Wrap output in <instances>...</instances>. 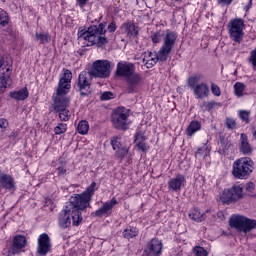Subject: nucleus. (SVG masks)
Wrapping results in <instances>:
<instances>
[{
  "label": "nucleus",
  "mask_w": 256,
  "mask_h": 256,
  "mask_svg": "<svg viewBox=\"0 0 256 256\" xmlns=\"http://www.w3.org/2000/svg\"><path fill=\"white\" fill-rule=\"evenodd\" d=\"M106 33V22H102L98 26L92 25L87 30L79 28L77 33L78 43L81 47H93V45L103 47V45L109 43L107 36H105Z\"/></svg>",
  "instance_id": "nucleus-3"
},
{
  "label": "nucleus",
  "mask_w": 256,
  "mask_h": 256,
  "mask_svg": "<svg viewBox=\"0 0 256 256\" xmlns=\"http://www.w3.org/2000/svg\"><path fill=\"white\" fill-rule=\"evenodd\" d=\"M218 215H219V217H221V215H223V213H222V212H220V213H218Z\"/></svg>",
  "instance_id": "nucleus-49"
},
{
  "label": "nucleus",
  "mask_w": 256,
  "mask_h": 256,
  "mask_svg": "<svg viewBox=\"0 0 256 256\" xmlns=\"http://www.w3.org/2000/svg\"><path fill=\"white\" fill-rule=\"evenodd\" d=\"M92 77H99L105 79L111 75V64L107 60H97L92 64L90 71Z\"/></svg>",
  "instance_id": "nucleus-12"
},
{
  "label": "nucleus",
  "mask_w": 256,
  "mask_h": 256,
  "mask_svg": "<svg viewBox=\"0 0 256 256\" xmlns=\"http://www.w3.org/2000/svg\"><path fill=\"white\" fill-rule=\"evenodd\" d=\"M35 41H38L40 45H45V43H51V36L49 33H43V32H36Z\"/></svg>",
  "instance_id": "nucleus-29"
},
{
  "label": "nucleus",
  "mask_w": 256,
  "mask_h": 256,
  "mask_svg": "<svg viewBox=\"0 0 256 256\" xmlns=\"http://www.w3.org/2000/svg\"><path fill=\"white\" fill-rule=\"evenodd\" d=\"M116 73L119 77H129L135 73V65L127 62H119Z\"/></svg>",
  "instance_id": "nucleus-20"
},
{
  "label": "nucleus",
  "mask_w": 256,
  "mask_h": 256,
  "mask_svg": "<svg viewBox=\"0 0 256 256\" xmlns=\"http://www.w3.org/2000/svg\"><path fill=\"white\" fill-rule=\"evenodd\" d=\"M166 33H167V30L164 32L162 31L155 32L154 34L151 35L152 42L155 44L161 43V39L162 37H163V40L165 39Z\"/></svg>",
  "instance_id": "nucleus-32"
},
{
  "label": "nucleus",
  "mask_w": 256,
  "mask_h": 256,
  "mask_svg": "<svg viewBox=\"0 0 256 256\" xmlns=\"http://www.w3.org/2000/svg\"><path fill=\"white\" fill-rule=\"evenodd\" d=\"M50 203H51L50 199L46 200V205H49Z\"/></svg>",
  "instance_id": "nucleus-48"
},
{
  "label": "nucleus",
  "mask_w": 256,
  "mask_h": 256,
  "mask_svg": "<svg viewBox=\"0 0 256 256\" xmlns=\"http://www.w3.org/2000/svg\"><path fill=\"white\" fill-rule=\"evenodd\" d=\"M203 79L201 74H193L189 76L186 80V83L190 89H192L194 97L196 99H205L209 96L210 90L209 85L205 82L199 83Z\"/></svg>",
  "instance_id": "nucleus-6"
},
{
  "label": "nucleus",
  "mask_w": 256,
  "mask_h": 256,
  "mask_svg": "<svg viewBox=\"0 0 256 256\" xmlns=\"http://www.w3.org/2000/svg\"><path fill=\"white\" fill-rule=\"evenodd\" d=\"M51 251V239L47 233H43L38 237L37 253L45 256Z\"/></svg>",
  "instance_id": "nucleus-17"
},
{
  "label": "nucleus",
  "mask_w": 256,
  "mask_h": 256,
  "mask_svg": "<svg viewBox=\"0 0 256 256\" xmlns=\"http://www.w3.org/2000/svg\"><path fill=\"white\" fill-rule=\"evenodd\" d=\"M185 185H187V180L185 179V175L183 174H177L175 177L171 178L168 181L169 191H181V189H183Z\"/></svg>",
  "instance_id": "nucleus-18"
},
{
  "label": "nucleus",
  "mask_w": 256,
  "mask_h": 256,
  "mask_svg": "<svg viewBox=\"0 0 256 256\" xmlns=\"http://www.w3.org/2000/svg\"><path fill=\"white\" fill-rule=\"evenodd\" d=\"M210 89L215 97H221V88L217 84L211 83Z\"/></svg>",
  "instance_id": "nucleus-38"
},
{
  "label": "nucleus",
  "mask_w": 256,
  "mask_h": 256,
  "mask_svg": "<svg viewBox=\"0 0 256 256\" xmlns=\"http://www.w3.org/2000/svg\"><path fill=\"white\" fill-rule=\"evenodd\" d=\"M54 133L56 135H63V133H67V124L60 123L54 128Z\"/></svg>",
  "instance_id": "nucleus-36"
},
{
  "label": "nucleus",
  "mask_w": 256,
  "mask_h": 256,
  "mask_svg": "<svg viewBox=\"0 0 256 256\" xmlns=\"http://www.w3.org/2000/svg\"><path fill=\"white\" fill-rule=\"evenodd\" d=\"M77 5H79L80 9H85V5L89 3V0H76Z\"/></svg>",
  "instance_id": "nucleus-45"
},
{
  "label": "nucleus",
  "mask_w": 256,
  "mask_h": 256,
  "mask_svg": "<svg viewBox=\"0 0 256 256\" xmlns=\"http://www.w3.org/2000/svg\"><path fill=\"white\" fill-rule=\"evenodd\" d=\"M25 247H27V237L19 234L14 236L12 242L13 253H21Z\"/></svg>",
  "instance_id": "nucleus-22"
},
{
  "label": "nucleus",
  "mask_w": 256,
  "mask_h": 256,
  "mask_svg": "<svg viewBox=\"0 0 256 256\" xmlns=\"http://www.w3.org/2000/svg\"><path fill=\"white\" fill-rule=\"evenodd\" d=\"M239 149L242 155H251L253 153V148H251V144H249V140L245 134H241L240 136Z\"/></svg>",
  "instance_id": "nucleus-25"
},
{
  "label": "nucleus",
  "mask_w": 256,
  "mask_h": 256,
  "mask_svg": "<svg viewBox=\"0 0 256 256\" xmlns=\"http://www.w3.org/2000/svg\"><path fill=\"white\" fill-rule=\"evenodd\" d=\"M242 198L243 187L241 185H235L220 192L218 201L224 205H229L230 203H237Z\"/></svg>",
  "instance_id": "nucleus-7"
},
{
  "label": "nucleus",
  "mask_w": 256,
  "mask_h": 256,
  "mask_svg": "<svg viewBox=\"0 0 256 256\" xmlns=\"http://www.w3.org/2000/svg\"><path fill=\"white\" fill-rule=\"evenodd\" d=\"M96 182H92L90 186L82 194L72 196L70 202L65 206L58 216V225L61 229L71 227V222L74 227H79L83 221L81 211H85L91 205V197L95 195Z\"/></svg>",
  "instance_id": "nucleus-1"
},
{
  "label": "nucleus",
  "mask_w": 256,
  "mask_h": 256,
  "mask_svg": "<svg viewBox=\"0 0 256 256\" xmlns=\"http://www.w3.org/2000/svg\"><path fill=\"white\" fill-rule=\"evenodd\" d=\"M206 212L209 213V210H207ZM206 212H201L199 208H192L188 216L192 219V221H196V223H201V221H205Z\"/></svg>",
  "instance_id": "nucleus-26"
},
{
  "label": "nucleus",
  "mask_w": 256,
  "mask_h": 256,
  "mask_svg": "<svg viewBox=\"0 0 256 256\" xmlns=\"http://www.w3.org/2000/svg\"><path fill=\"white\" fill-rule=\"evenodd\" d=\"M7 127H9V121H7V119L1 118L0 119V129H1V131H5V129H7Z\"/></svg>",
  "instance_id": "nucleus-43"
},
{
  "label": "nucleus",
  "mask_w": 256,
  "mask_h": 256,
  "mask_svg": "<svg viewBox=\"0 0 256 256\" xmlns=\"http://www.w3.org/2000/svg\"><path fill=\"white\" fill-rule=\"evenodd\" d=\"M11 64L5 60L0 61V95L5 93L7 87H11L13 80H11Z\"/></svg>",
  "instance_id": "nucleus-11"
},
{
  "label": "nucleus",
  "mask_w": 256,
  "mask_h": 256,
  "mask_svg": "<svg viewBox=\"0 0 256 256\" xmlns=\"http://www.w3.org/2000/svg\"><path fill=\"white\" fill-rule=\"evenodd\" d=\"M0 187L6 191H15V179L9 174L0 172Z\"/></svg>",
  "instance_id": "nucleus-21"
},
{
  "label": "nucleus",
  "mask_w": 256,
  "mask_h": 256,
  "mask_svg": "<svg viewBox=\"0 0 256 256\" xmlns=\"http://www.w3.org/2000/svg\"><path fill=\"white\" fill-rule=\"evenodd\" d=\"M58 173H59V175H65V173H67V170H65L63 167H59Z\"/></svg>",
  "instance_id": "nucleus-47"
},
{
  "label": "nucleus",
  "mask_w": 256,
  "mask_h": 256,
  "mask_svg": "<svg viewBox=\"0 0 256 256\" xmlns=\"http://www.w3.org/2000/svg\"><path fill=\"white\" fill-rule=\"evenodd\" d=\"M230 227L247 233L251 231V229H255L256 221L242 215H232L230 218Z\"/></svg>",
  "instance_id": "nucleus-9"
},
{
  "label": "nucleus",
  "mask_w": 256,
  "mask_h": 256,
  "mask_svg": "<svg viewBox=\"0 0 256 256\" xmlns=\"http://www.w3.org/2000/svg\"><path fill=\"white\" fill-rule=\"evenodd\" d=\"M146 256H160L163 253V242L154 238L147 242L145 249Z\"/></svg>",
  "instance_id": "nucleus-16"
},
{
  "label": "nucleus",
  "mask_w": 256,
  "mask_h": 256,
  "mask_svg": "<svg viewBox=\"0 0 256 256\" xmlns=\"http://www.w3.org/2000/svg\"><path fill=\"white\" fill-rule=\"evenodd\" d=\"M73 73L71 70L63 69V77L60 78L56 93L53 95V109L58 113L60 121H69L71 119V112L69 109V98L65 96L71 91V80Z\"/></svg>",
  "instance_id": "nucleus-2"
},
{
  "label": "nucleus",
  "mask_w": 256,
  "mask_h": 256,
  "mask_svg": "<svg viewBox=\"0 0 256 256\" xmlns=\"http://www.w3.org/2000/svg\"><path fill=\"white\" fill-rule=\"evenodd\" d=\"M91 72L82 71L79 74L77 87L81 93V95H87L88 93H91Z\"/></svg>",
  "instance_id": "nucleus-13"
},
{
  "label": "nucleus",
  "mask_w": 256,
  "mask_h": 256,
  "mask_svg": "<svg viewBox=\"0 0 256 256\" xmlns=\"http://www.w3.org/2000/svg\"><path fill=\"white\" fill-rule=\"evenodd\" d=\"M11 99H15V101H25L29 97V90L27 87H24L17 91L10 92Z\"/></svg>",
  "instance_id": "nucleus-27"
},
{
  "label": "nucleus",
  "mask_w": 256,
  "mask_h": 256,
  "mask_svg": "<svg viewBox=\"0 0 256 256\" xmlns=\"http://www.w3.org/2000/svg\"><path fill=\"white\" fill-rule=\"evenodd\" d=\"M243 91H245V84L241 82L234 84V93L236 97H243Z\"/></svg>",
  "instance_id": "nucleus-33"
},
{
  "label": "nucleus",
  "mask_w": 256,
  "mask_h": 256,
  "mask_svg": "<svg viewBox=\"0 0 256 256\" xmlns=\"http://www.w3.org/2000/svg\"><path fill=\"white\" fill-rule=\"evenodd\" d=\"M249 63L256 69V48L250 52Z\"/></svg>",
  "instance_id": "nucleus-39"
},
{
  "label": "nucleus",
  "mask_w": 256,
  "mask_h": 256,
  "mask_svg": "<svg viewBox=\"0 0 256 256\" xmlns=\"http://www.w3.org/2000/svg\"><path fill=\"white\" fill-rule=\"evenodd\" d=\"M219 3H223L224 5H231L233 0H218Z\"/></svg>",
  "instance_id": "nucleus-46"
},
{
  "label": "nucleus",
  "mask_w": 256,
  "mask_h": 256,
  "mask_svg": "<svg viewBox=\"0 0 256 256\" xmlns=\"http://www.w3.org/2000/svg\"><path fill=\"white\" fill-rule=\"evenodd\" d=\"M232 175L235 179H247L253 169H255V163L249 157H242L233 162Z\"/></svg>",
  "instance_id": "nucleus-5"
},
{
  "label": "nucleus",
  "mask_w": 256,
  "mask_h": 256,
  "mask_svg": "<svg viewBox=\"0 0 256 256\" xmlns=\"http://www.w3.org/2000/svg\"><path fill=\"white\" fill-rule=\"evenodd\" d=\"M123 238L124 239H133V237H137V235H139V230L135 227H127L123 233Z\"/></svg>",
  "instance_id": "nucleus-30"
},
{
  "label": "nucleus",
  "mask_w": 256,
  "mask_h": 256,
  "mask_svg": "<svg viewBox=\"0 0 256 256\" xmlns=\"http://www.w3.org/2000/svg\"><path fill=\"white\" fill-rule=\"evenodd\" d=\"M111 146L113 150L116 151V155L119 157V159H123V157H127V155H129V147L121 144L120 137H113L111 139Z\"/></svg>",
  "instance_id": "nucleus-19"
},
{
  "label": "nucleus",
  "mask_w": 256,
  "mask_h": 256,
  "mask_svg": "<svg viewBox=\"0 0 256 256\" xmlns=\"http://www.w3.org/2000/svg\"><path fill=\"white\" fill-rule=\"evenodd\" d=\"M245 191H247V193H253V191H255V184L253 182L246 183Z\"/></svg>",
  "instance_id": "nucleus-42"
},
{
  "label": "nucleus",
  "mask_w": 256,
  "mask_h": 256,
  "mask_svg": "<svg viewBox=\"0 0 256 256\" xmlns=\"http://www.w3.org/2000/svg\"><path fill=\"white\" fill-rule=\"evenodd\" d=\"M121 31L125 33L127 37H137L139 35V26L135 25L132 21H128L122 24Z\"/></svg>",
  "instance_id": "nucleus-23"
},
{
  "label": "nucleus",
  "mask_w": 256,
  "mask_h": 256,
  "mask_svg": "<svg viewBox=\"0 0 256 256\" xmlns=\"http://www.w3.org/2000/svg\"><path fill=\"white\" fill-rule=\"evenodd\" d=\"M197 131H201V122L193 120L186 128V135L187 137H193L194 134L197 133Z\"/></svg>",
  "instance_id": "nucleus-28"
},
{
  "label": "nucleus",
  "mask_w": 256,
  "mask_h": 256,
  "mask_svg": "<svg viewBox=\"0 0 256 256\" xmlns=\"http://www.w3.org/2000/svg\"><path fill=\"white\" fill-rule=\"evenodd\" d=\"M118 204L117 199L112 198L110 201L104 202L102 207L98 208L92 215L94 217H110L111 213H113V207Z\"/></svg>",
  "instance_id": "nucleus-15"
},
{
  "label": "nucleus",
  "mask_w": 256,
  "mask_h": 256,
  "mask_svg": "<svg viewBox=\"0 0 256 256\" xmlns=\"http://www.w3.org/2000/svg\"><path fill=\"white\" fill-rule=\"evenodd\" d=\"M115 94L111 92H104L101 94V100L102 101H109V99H114Z\"/></svg>",
  "instance_id": "nucleus-40"
},
{
  "label": "nucleus",
  "mask_w": 256,
  "mask_h": 256,
  "mask_svg": "<svg viewBox=\"0 0 256 256\" xmlns=\"http://www.w3.org/2000/svg\"><path fill=\"white\" fill-rule=\"evenodd\" d=\"M226 127H228V129H235V127H237V123L233 118H227Z\"/></svg>",
  "instance_id": "nucleus-41"
},
{
  "label": "nucleus",
  "mask_w": 256,
  "mask_h": 256,
  "mask_svg": "<svg viewBox=\"0 0 256 256\" xmlns=\"http://www.w3.org/2000/svg\"><path fill=\"white\" fill-rule=\"evenodd\" d=\"M134 141L139 151L145 152L149 150V146L147 145V143H145V141H147V138L145 137V133H143L142 131L136 132Z\"/></svg>",
  "instance_id": "nucleus-24"
},
{
  "label": "nucleus",
  "mask_w": 256,
  "mask_h": 256,
  "mask_svg": "<svg viewBox=\"0 0 256 256\" xmlns=\"http://www.w3.org/2000/svg\"><path fill=\"white\" fill-rule=\"evenodd\" d=\"M77 131L80 135H87V133H89V122L86 120H81L78 123Z\"/></svg>",
  "instance_id": "nucleus-31"
},
{
  "label": "nucleus",
  "mask_w": 256,
  "mask_h": 256,
  "mask_svg": "<svg viewBox=\"0 0 256 256\" xmlns=\"http://www.w3.org/2000/svg\"><path fill=\"white\" fill-rule=\"evenodd\" d=\"M109 33H115L117 31V24L115 22H111L107 27Z\"/></svg>",
  "instance_id": "nucleus-44"
},
{
  "label": "nucleus",
  "mask_w": 256,
  "mask_h": 256,
  "mask_svg": "<svg viewBox=\"0 0 256 256\" xmlns=\"http://www.w3.org/2000/svg\"><path fill=\"white\" fill-rule=\"evenodd\" d=\"M143 76L138 73H133L126 78V87L128 93H135L141 89L143 85Z\"/></svg>",
  "instance_id": "nucleus-14"
},
{
  "label": "nucleus",
  "mask_w": 256,
  "mask_h": 256,
  "mask_svg": "<svg viewBox=\"0 0 256 256\" xmlns=\"http://www.w3.org/2000/svg\"><path fill=\"white\" fill-rule=\"evenodd\" d=\"M193 253L195 256H208L209 252H207V250H205V248L201 247V246H195L193 248Z\"/></svg>",
  "instance_id": "nucleus-34"
},
{
  "label": "nucleus",
  "mask_w": 256,
  "mask_h": 256,
  "mask_svg": "<svg viewBox=\"0 0 256 256\" xmlns=\"http://www.w3.org/2000/svg\"><path fill=\"white\" fill-rule=\"evenodd\" d=\"M245 29V22L241 18L232 19L228 25L229 36L235 43H241L243 41V32Z\"/></svg>",
  "instance_id": "nucleus-8"
},
{
  "label": "nucleus",
  "mask_w": 256,
  "mask_h": 256,
  "mask_svg": "<svg viewBox=\"0 0 256 256\" xmlns=\"http://www.w3.org/2000/svg\"><path fill=\"white\" fill-rule=\"evenodd\" d=\"M177 33L171 30H167L164 35V42L157 54L153 52H145L142 58V63L147 67V69H151V67L157 64V61H167L169 55H171V51H173L175 47V43H177Z\"/></svg>",
  "instance_id": "nucleus-4"
},
{
  "label": "nucleus",
  "mask_w": 256,
  "mask_h": 256,
  "mask_svg": "<svg viewBox=\"0 0 256 256\" xmlns=\"http://www.w3.org/2000/svg\"><path fill=\"white\" fill-rule=\"evenodd\" d=\"M7 23H9V15H7V12L2 10L0 11V25H2V27H5Z\"/></svg>",
  "instance_id": "nucleus-37"
},
{
  "label": "nucleus",
  "mask_w": 256,
  "mask_h": 256,
  "mask_svg": "<svg viewBox=\"0 0 256 256\" xmlns=\"http://www.w3.org/2000/svg\"><path fill=\"white\" fill-rule=\"evenodd\" d=\"M238 115L241 121H243L244 123H249V116L251 115V112L247 110H239Z\"/></svg>",
  "instance_id": "nucleus-35"
},
{
  "label": "nucleus",
  "mask_w": 256,
  "mask_h": 256,
  "mask_svg": "<svg viewBox=\"0 0 256 256\" xmlns=\"http://www.w3.org/2000/svg\"><path fill=\"white\" fill-rule=\"evenodd\" d=\"M112 125L115 129L125 131L129 125V110L125 107L116 108L112 114Z\"/></svg>",
  "instance_id": "nucleus-10"
}]
</instances>
